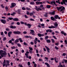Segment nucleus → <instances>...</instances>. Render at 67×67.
Returning <instances> with one entry per match:
<instances>
[{
    "label": "nucleus",
    "mask_w": 67,
    "mask_h": 67,
    "mask_svg": "<svg viewBox=\"0 0 67 67\" xmlns=\"http://www.w3.org/2000/svg\"><path fill=\"white\" fill-rule=\"evenodd\" d=\"M35 9L36 10H37V11H39L40 10L41 11L42 10L41 8H38L37 6H35Z\"/></svg>",
    "instance_id": "5"
},
{
    "label": "nucleus",
    "mask_w": 67,
    "mask_h": 67,
    "mask_svg": "<svg viewBox=\"0 0 67 67\" xmlns=\"http://www.w3.org/2000/svg\"><path fill=\"white\" fill-rule=\"evenodd\" d=\"M14 34H20L21 33V32L19 31H15L13 32Z\"/></svg>",
    "instance_id": "3"
},
{
    "label": "nucleus",
    "mask_w": 67,
    "mask_h": 67,
    "mask_svg": "<svg viewBox=\"0 0 67 67\" xmlns=\"http://www.w3.org/2000/svg\"><path fill=\"white\" fill-rule=\"evenodd\" d=\"M24 45H26V46H27V45H28V44L26 43L25 42H24Z\"/></svg>",
    "instance_id": "32"
},
{
    "label": "nucleus",
    "mask_w": 67,
    "mask_h": 67,
    "mask_svg": "<svg viewBox=\"0 0 67 67\" xmlns=\"http://www.w3.org/2000/svg\"><path fill=\"white\" fill-rule=\"evenodd\" d=\"M8 19H9V20H12V19H13V18L11 17H9L8 18Z\"/></svg>",
    "instance_id": "28"
},
{
    "label": "nucleus",
    "mask_w": 67,
    "mask_h": 67,
    "mask_svg": "<svg viewBox=\"0 0 67 67\" xmlns=\"http://www.w3.org/2000/svg\"><path fill=\"white\" fill-rule=\"evenodd\" d=\"M3 52H4L3 53ZM1 54V56L2 57H3V56L4 55H7V53L3 51V50H0V55Z\"/></svg>",
    "instance_id": "1"
},
{
    "label": "nucleus",
    "mask_w": 67,
    "mask_h": 67,
    "mask_svg": "<svg viewBox=\"0 0 67 67\" xmlns=\"http://www.w3.org/2000/svg\"><path fill=\"white\" fill-rule=\"evenodd\" d=\"M30 43L31 45H33V44H34V42H31Z\"/></svg>",
    "instance_id": "60"
},
{
    "label": "nucleus",
    "mask_w": 67,
    "mask_h": 67,
    "mask_svg": "<svg viewBox=\"0 0 67 67\" xmlns=\"http://www.w3.org/2000/svg\"><path fill=\"white\" fill-rule=\"evenodd\" d=\"M48 14V13H45V14H44V17H47Z\"/></svg>",
    "instance_id": "11"
},
{
    "label": "nucleus",
    "mask_w": 67,
    "mask_h": 67,
    "mask_svg": "<svg viewBox=\"0 0 67 67\" xmlns=\"http://www.w3.org/2000/svg\"><path fill=\"white\" fill-rule=\"evenodd\" d=\"M40 8H42V7H43V4H41L40 5Z\"/></svg>",
    "instance_id": "59"
},
{
    "label": "nucleus",
    "mask_w": 67,
    "mask_h": 67,
    "mask_svg": "<svg viewBox=\"0 0 67 67\" xmlns=\"http://www.w3.org/2000/svg\"><path fill=\"white\" fill-rule=\"evenodd\" d=\"M51 3L52 4H53V3L54 4L56 3L55 2V1H52L51 2Z\"/></svg>",
    "instance_id": "26"
},
{
    "label": "nucleus",
    "mask_w": 67,
    "mask_h": 67,
    "mask_svg": "<svg viewBox=\"0 0 67 67\" xmlns=\"http://www.w3.org/2000/svg\"><path fill=\"white\" fill-rule=\"evenodd\" d=\"M5 9L6 10V11H8L9 8L8 7V6H6L5 7Z\"/></svg>",
    "instance_id": "29"
},
{
    "label": "nucleus",
    "mask_w": 67,
    "mask_h": 67,
    "mask_svg": "<svg viewBox=\"0 0 67 67\" xmlns=\"http://www.w3.org/2000/svg\"><path fill=\"white\" fill-rule=\"evenodd\" d=\"M12 32L11 31H10L8 32V36L9 37H11V34H12Z\"/></svg>",
    "instance_id": "9"
},
{
    "label": "nucleus",
    "mask_w": 67,
    "mask_h": 67,
    "mask_svg": "<svg viewBox=\"0 0 67 67\" xmlns=\"http://www.w3.org/2000/svg\"><path fill=\"white\" fill-rule=\"evenodd\" d=\"M45 47L46 48L48 53H50V51H50V49H49V48L48 47H47V46H45Z\"/></svg>",
    "instance_id": "7"
},
{
    "label": "nucleus",
    "mask_w": 67,
    "mask_h": 67,
    "mask_svg": "<svg viewBox=\"0 0 67 67\" xmlns=\"http://www.w3.org/2000/svg\"><path fill=\"white\" fill-rule=\"evenodd\" d=\"M49 32H52V30L51 29H49Z\"/></svg>",
    "instance_id": "61"
},
{
    "label": "nucleus",
    "mask_w": 67,
    "mask_h": 67,
    "mask_svg": "<svg viewBox=\"0 0 67 67\" xmlns=\"http://www.w3.org/2000/svg\"><path fill=\"white\" fill-rule=\"evenodd\" d=\"M15 42L16 43H18L19 42V40H15Z\"/></svg>",
    "instance_id": "51"
},
{
    "label": "nucleus",
    "mask_w": 67,
    "mask_h": 67,
    "mask_svg": "<svg viewBox=\"0 0 67 67\" xmlns=\"http://www.w3.org/2000/svg\"><path fill=\"white\" fill-rule=\"evenodd\" d=\"M35 3H34V2L33 1L31 2L30 3V4H31V5H34L35 4Z\"/></svg>",
    "instance_id": "18"
},
{
    "label": "nucleus",
    "mask_w": 67,
    "mask_h": 67,
    "mask_svg": "<svg viewBox=\"0 0 67 67\" xmlns=\"http://www.w3.org/2000/svg\"><path fill=\"white\" fill-rule=\"evenodd\" d=\"M16 13L15 12H14L13 13L11 14V15H13V16H14V14H16Z\"/></svg>",
    "instance_id": "34"
},
{
    "label": "nucleus",
    "mask_w": 67,
    "mask_h": 67,
    "mask_svg": "<svg viewBox=\"0 0 67 67\" xmlns=\"http://www.w3.org/2000/svg\"><path fill=\"white\" fill-rule=\"evenodd\" d=\"M0 21L3 24H5L7 23V22H6V21L4 19H1Z\"/></svg>",
    "instance_id": "4"
},
{
    "label": "nucleus",
    "mask_w": 67,
    "mask_h": 67,
    "mask_svg": "<svg viewBox=\"0 0 67 67\" xmlns=\"http://www.w3.org/2000/svg\"><path fill=\"white\" fill-rule=\"evenodd\" d=\"M45 65H47V67H50V66L49 65V64L48 63H45Z\"/></svg>",
    "instance_id": "15"
},
{
    "label": "nucleus",
    "mask_w": 67,
    "mask_h": 67,
    "mask_svg": "<svg viewBox=\"0 0 67 67\" xmlns=\"http://www.w3.org/2000/svg\"><path fill=\"white\" fill-rule=\"evenodd\" d=\"M13 21H19V19L17 18H15L13 19Z\"/></svg>",
    "instance_id": "14"
},
{
    "label": "nucleus",
    "mask_w": 67,
    "mask_h": 67,
    "mask_svg": "<svg viewBox=\"0 0 67 67\" xmlns=\"http://www.w3.org/2000/svg\"><path fill=\"white\" fill-rule=\"evenodd\" d=\"M16 24H17V25H20V23L19 22H18L16 23Z\"/></svg>",
    "instance_id": "58"
},
{
    "label": "nucleus",
    "mask_w": 67,
    "mask_h": 67,
    "mask_svg": "<svg viewBox=\"0 0 67 67\" xmlns=\"http://www.w3.org/2000/svg\"><path fill=\"white\" fill-rule=\"evenodd\" d=\"M40 40H41V41H42V40H43V38L42 37H40Z\"/></svg>",
    "instance_id": "55"
},
{
    "label": "nucleus",
    "mask_w": 67,
    "mask_h": 67,
    "mask_svg": "<svg viewBox=\"0 0 67 67\" xmlns=\"http://www.w3.org/2000/svg\"><path fill=\"white\" fill-rule=\"evenodd\" d=\"M27 65L28 66H30V65H31V63H30V62H27Z\"/></svg>",
    "instance_id": "40"
},
{
    "label": "nucleus",
    "mask_w": 67,
    "mask_h": 67,
    "mask_svg": "<svg viewBox=\"0 0 67 67\" xmlns=\"http://www.w3.org/2000/svg\"><path fill=\"white\" fill-rule=\"evenodd\" d=\"M27 26L28 27L29 29H30L31 28V26H32V25L30 24H27Z\"/></svg>",
    "instance_id": "12"
},
{
    "label": "nucleus",
    "mask_w": 67,
    "mask_h": 67,
    "mask_svg": "<svg viewBox=\"0 0 67 67\" xmlns=\"http://www.w3.org/2000/svg\"><path fill=\"white\" fill-rule=\"evenodd\" d=\"M54 25L55 26H58V24L57 22L54 23Z\"/></svg>",
    "instance_id": "20"
},
{
    "label": "nucleus",
    "mask_w": 67,
    "mask_h": 67,
    "mask_svg": "<svg viewBox=\"0 0 67 67\" xmlns=\"http://www.w3.org/2000/svg\"><path fill=\"white\" fill-rule=\"evenodd\" d=\"M6 39H7V38L6 37H5L3 38V41H5V40H6Z\"/></svg>",
    "instance_id": "50"
},
{
    "label": "nucleus",
    "mask_w": 67,
    "mask_h": 67,
    "mask_svg": "<svg viewBox=\"0 0 67 67\" xmlns=\"http://www.w3.org/2000/svg\"><path fill=\"white\" fill-rule=\"evenodd\" d=\"M51 20H52V21H55V18H54V17H53V16L51 17Z\"/></svg>",
    "instance_id": "17"
},
{
    "label": "nucleus",
    "mask_w": 67,
    "mask_h": 67,
    "mask_svg": "<svg viewBox=\"0 0 67 67\" xmlns=\"http://www.w3.org/2000/svg\"><path fill=\"white\" fill-rule=\"evenodd\" d=\"M37 35H38V36L39 37H41V34H37Z\"/></svg>",
    "instance_id": "37"
},
{
    "label": "nucleus",
    "mask_w": 67,
    "mask_h": 67,
    "mask_svg": "<svg viewBox=\"0 0 67 67\" xmlns=\"http://www.w3.org/2000/svg\"><path fill=\"white\" fill-rule=\"evenodd\" d=\"M30 20L31 21H35L34 19H31V18L30 19Z\"/></svg>",
    "instance_id": "48"
},
{
    "label": "nucleus",
    "mask_w": 67,
    "mask_h": 67,
    "mask_svg": "<svg viewBox=\"0 0 67 67\" xmlns=\"http://www.w3.org/2000/svg\"><path fill=\"white\" fill-rule=\"evenodd\" d=\"M65 7H63V8H61V10H60V11L61 12V11H64L65 10Z\"/></svg>",
    "instance_id": "21"
},
{
    "label": "nucleus",
    "mask_w": 67,
    "mask_h": 67,
    "mask_svg": "<svg viewBox=\"0 0 67 67\" xmlns=\"http://www.w3.org/2000/svg\"><path fill=\"white\" fill-rule=\"evenodd\" d=\"M64 42L65 43V44H67V41L66 40H65L64 41Z\"/></svg>",
    "instance_id": "53"
},
{
    "label": "nucleus",
    "mask_w": 67,
    "mask_h": 67,
    "mask_svg": "<svg viewBox=\"0 0 67 67\" xmlns=\"http://www.w3.org/2000/svg\"><path fill=\"white\" fill-rule=\"evenodd\" d=\"M47 43H51V40H47L46 41Z\"/></svg>",
    "instance_id": "23"
},
{
    "label": "nucleus",
    "mask_w": 67,
    "mask_h": 67,
    "mask_svg": "<svg viewBox=\"0 0 67 67\" xmlns=\"http://www.w3.org/2000/svg\"><path fill=\"white\" fill-rule=\"evenodd\" d=\"M58 16H58V15H55L54 16V18H55L56 19H58Z\"/></svg>",
    "instance_id": "19"
},
{
    "label": "nucleus",
    "mask_w": 67,
    "mask_h": 67,
    "mask_svg": "<svg viewBox=\"0 0 67 67\" xmlns=\"http://www.w3.org/2000/svg\"><path fill=\"white\" fill-rule=\"evenodd\" d=\"M26 9H27V10H31V9L28 7H26Z\"/></svg>",
    "instance_id": "38"
},
{
    "label": "nucleus",
    "mask_w": 67,
    "mask_h": 67,
    "mask_svg": "<svg viewBox=\"0 0 67 67\" xmlns=\"http://www.w3.org/2000/svg\"><path fill=\"white\" fill-rule=\"evenodd\" d=\"M49 37H48V36H47L45 37V40H47V39H48V38Z\"/></svg>",
    "instance_id": "35"
},
{
    "label": "nucleus",
    "mask_w": 67,
    "mask_h": 67,
    "mask_svg": "<svg viewBox=\"0 0 67 67\" xmlns=\"http://www.w3.org/2000/svg\"><path fill=\"white\" fill-rule=\"evenodd\" d=\"M66 55V54L65 53H63V56H65Z\"/></svg>",
    "instance_id": "62"
},
{
    "label": "nucleus",
    "mask_w": 67,
    "mask_h": 67,
    "mask_svg": "<svg viewBox=\"0 0 67 67\" xmlns=\"http://www.w3.org/2000/svg\"><path fill=\"white\" fill-rule=\"evenodd\" d=\"M62 9V7H58L57 8V10H58V11H59L60 9Z\"/></svg>",
    "instance_id": "27"
},
{
    "label": "nucleus",
    "mask_w": 67,
    "mask_h": 67,
    "mask_svg": "<svg viewBox=\"0 0 67 67\" xmlns=\"http://www.w3.org/2000/svg\"><path fill=\"white\" fill-rule=\"evenodd\" d=\"M9 43H10V44H11L12 43V40H10L9 41Z\"/></svg>",
    "instance_id": "56"
},
{
    "label": "nucleus",
    "mask_w": 67,
    "mask_h": 67,
    "mask_svg": "<svg viewBox=\"0 0 67 67\" xmlns=\"http://www.w3.org/2000/svg\"><path fill=\"white\" fill-rule=\"evenodd\" d=\"M25 18H26L27 19V18H29V17H28V16H27L26 15H25Z\"/></svg>",
    "instance_id": "54"
},
{
    "label": "nucleus",
    "mask_w": 67,
    "mask_h": 67,
    "mask_svg": "<svg viewBox=\"0 0 67 67\" xmlns=\"http://www.w3.org/2000/svg\"><path fill=\"white\" fill-rule=\"evenodd\" d=\"M51 40L52 41V42L53 43H55V41L53 39H51Z\"/></svg>",
    "instance_id": "47"
},
{
    "label": "nucleus",
    "mask_w": 67,
    "mask_h": 67,
    "mask_svg": "<svg viewBox=\"0 0 67 67\" xmlns=\"http://www.w3.org/2000/svg\"><path fill=\"white\" fill-rule=\"evenodd\" d=\"M17 45L18 46V47H21V44H20V43H17Z\"/></svg>",
    "instance_id": "24"
},
{
    "label": "nucleus",
    "mask_w": 67,
    "mask_h": 67,
    "mask_svg": "<svg viewBox=\"0 0 67 67\" xmlns=\"http://www.w3.org/2000/svg\"><path fill=\"white\" fill-rule=\"evenodd\" d=\"M22 9L23 10H25V7H23L22 8Z\"/></svg>",
    "instance_id": "57"
},
{
    "label": "nucleus",
    "mask_w": 67,
    "mask_h": 67,
    "mask_svg": "<svg viewBox=\"0 0 67 67\" xmlns=\"http://www.w3.org/2000/svg\"><path fill=\"white\" fill-rule=\"evenodd\" d=\"M34 14L33 13H30V16H31V15H33Z\"/></svg>",
    "instance_id": "41"
},
{
    "label": "nucleus",
    "mask_w": 67,
    "mask_h": 67,
    "mask_svg": "<svg viewBox=\"0 0 67 67\" xmlns=\"http://www.w3.org/2000/svg\"><path fill=\"white\" fill-rule=\"evenodd\" d=\"M6 30L7 31H9L10 30V29H9L8 28L6 29Z\"/></svg>",
    "instance_id": "39"
},
{
    "label": "nucleus",
    "mask_w": 67,
    "mask_h": 67,
    "mask_svg": "<svg viewBox=\"0 0 67 67\" xmlns=\"http://www.w3.org/2000/svg\"><path fill=\"white\" fill-rule=\"evenodd\" d=\"M55 11H54L52 12H50L49 13V14H51V15H55Z\"/></svg>",
    "instance_id": "8"
},
{
    "label": "nucleus",
    "mask_w": 67,
    "mask_h": 67,
    "mask_svg": "<svg viewBox=\"0 0 67 67\" xmlns=\"http://www.w3.org/2000/svg\"><path fill=\"white\" fill-rule=\"evenodd\" d=\"M6 62V60L5 59H4L3 64V67H4L5 66V62Z\"/></svg>",
    "instance_id": "16"
},
{
    "label": "nucleus",
    "mask_w": 67,
    "mask_h": 67,
    "mask_svg": "<svg viewBox=\"0 0 67 67\" xmlns=\"http://www.w3.org/2000/svg\"><path fill=\"white\" fill-rule=\"evenodd\" d=\"M18 40L20 41V42H21V43L23 42V41L22 40V39L21 38H19Z\"/></svg>",
    "instance_id": "22"
},
{
    "label": "nucleus",
    "mask_w": 67,
    "mask_h": 67,
    "mask_svg": "<svg viewBox=\"0 0 67 67\" xmlns=\"http://www.w3.org/2000/svg\"><path fill=\"white\" fill-rule=\"evenodd\" d=\"M24 24L25 25H27V23H24Z\"/></svg>",
    "instance_id": "64"
},
{
    "label": "nucleus",
    "mask_w": 67,
    "mask_h": 67,
    "mask_svg": "<svg viewBox=\"0 0 67 67\" xmlns=\"http://www.w3.org/2000/svg\"><path fill=\"white\" fill-rule=\"evenodd\" d=\"M48 28L49 29H54L55 26L52 25L51 26L48 27Z\"/></svg>",
    "instance_id": "13"
},
{
    "label": "nucleus",
    "mask_w": 67,
    "mask_h": 67,
    "mask_svg": "<svg viewBox=\"0 0 67 67\" xmlns=\"http://www.w3.org/2000/svg\"><path fill=\"white\" fill-rule=\"evenodd\" d=\"M6 62L7 63V64L10 63V61H9V60H6Z\"/></svg>",
    "instance_id": "42"
},
{
    "label": "nucleus",
    "mask_w": 67,
    "mask_h": 67,
    "mask_svg": "<svg viewBox=\"0 0 67 67\" xmlns=\"http://www.w3.org/2000/svg\"><path fill=\"white\" fill-rule=\"evenodd\" d=\"M20 23L21 24H24V23L23 21H21Z\"/></svg>",
    "instance_id": "44"
},
{
    "label": "nucleus",
    "mask_w": 67,
    "mask_h": 67,
    "mask_svg": "<svg viewBox=\"0 0 67 67\" xmlns=\"http://www.w3.org/2000/svg\"><path fill=\"white\" fill-rule=\"evenodd\" d=\"M36 3L37 5H38L40 4V2H39L38 1H37L36 2Z\"/></svg>",
    "instance_id": "33"
},
{
    "label": "nucleus",
    "mask_w": 67,
    "mask_h": 67,
    "mask_svg": "<svg viewBox=\"0 0 67 67\" xmlns=\"http://www.w3.org/2000/svg\"><path fill=\"white\" fill-rule=\"evenodd\" d=\"M25 37H26V38H29V36H25Z\"/></svg>",
    "instance_id": "52"
},
{
    "label": "nucleus",
    "mask_w": 67,
    "mask_h": 67,
    "mask_svg": "<svg viewBox=\"0 0 67 67\" xmlns=\"http://www.w3.org/2000/svg\"><path fill=\"white\" fill-rule=\"evenodd\" d=\"M30 31L32 33H33L34 32V30H31Z\"/></svg>",
    "instance_id": "45"
},
{
    "label": "nucleus",
    "mask_w": 67,
    "mask_h": 67,
    "mask_svg": "<svg viewBox=\"0 0 67 67\" xmlns=\"http://www.w3.org/2000/svg\"><path fill=\"white\" fill-rule=\"evenodd\" d=\"M19 14H20L21 13V11H20V10H18V12H17Z\"/></svg>",
    "instance_id": "36"
},
{
    "label": "nucleus",
    "mask_w": 67,
    "mask_h": 67,
    "mask_svg": "<svg viewBox=\"0 0 67 67\" xmlns=\"http://www.w3.org/2000/svg\"><path fill=\"white\" fill-rule=\"evenodd\" d=\"M11 48L12 49H15V48H16V47L15 46H14L13 47H12Z\"/></svg>",
    "instance_id": "31"
},
{
    "label": "nucleus",
    "mask_w": 67,
    "mask_h": 67,
    "mask_svg": "<svg viewBox=\"0 0 67 67\" xmlns=\"http://www.w3.org/2000/svg\"><path fill=\"white\" fill-rule=\"evenodd\" d=\"M24 34H26L27 33V32L26 31H24L23 32Z\"/></svg>",
    "instance_id": "63"
},
{
    "label": "nucleus",
    "mask_w": 67,
    "mask_h": 67,
    "mask_svg": "<svg viewBox=\"0 0 67 67\" xmlns=\"http://www.w3.org/2000/svg\"><path fill=\"white\" fill-rule=\"evenodd\" d=\"M55 48L57 49V50H58V49H59V48H58L57 47V46H55Z\"/></svg>",
    "instance_id": "43"
},
{
    "label": "nucleus",
    "mask_w": 67,
    "mask_h": 67,
    "mask_svg": "<svg viewBox=\"0 0 67 67\" xmlns=\"http://www.w3.org/2000/svg\"><path fill=\"white\" fill-rule=\"evenodd\" d=\"M34 43L35 44H37V41L35 40H34Z\"/></svg>",
    "instance_id": "46"
},
{
    "label": "nucleus",
    "mask_w": 67,
    "mask_h": 67,
    "mask_svg": "<svg viewBox=\"0 0 67 67\" xmlns=\"http://www.w3.org/2000/svg\"><path fill=\"white\" fill-rule=\"evenodd\" d=\"M11 6H10V8H12L16 5V3H11Z\"/></svg>",
    "instance_id": "2"
},
{
    "label": "nucleus",
    "mask_w": 67,
    "mask_h": 67,
    "mask_svg": "<svg viewBox=\"0 0 67 67\" xmlns=\"http://www.w3.org/2000/svg\"><path fill=\"white\" fill-rule=\"evenodd\" d=\"M63 1L64 3V4H65L66 2L67 3V0H63Z\"/></svg>",
    "instance_id": "25"
},
{
    "label": "nucleus",
    "mask_w": 67,
    "mask_h": 67,
    "mask_svg": "<svg viewBox=\"0 0 67 67\" xmlns=\"http://www.w3.org/2000/svg\"><path fill=\"white\" fill-rule=\"evenodd\" d=\"M53 37L54 38H55V39L56 40H57V38L55 36H53Z\"/></svg>",
    "instance_id": "49"
},
{
    "label": "nucleus",
    "mask_w": 67,
    "mask_h": 67,
    "mask_svg": "<svg viewBox=\"0 0 67 67\" xmlns=\"http://www.w3.org/2000/svg\"><path fill=\"white\" fill-rule=\"evenodd\" d=\"M47 8H51V6L50 5H47Z\"/></svg>",
    "instance_id": "30"
},
{
    "label": "nucleus",
    "mask_w": 67,
    "mask_h": 67,
    "mask_svg": "<svg viewBox=\"0 0 67 67\" xmlns=\"http://www.w3.org/2000/svg\"><path fill=\"white\" fill-rule=\"evenodd\" d=\"M10 29H16V26H13L12 25H10Z\"/></svg>",
    "instance_id": "10"
},
{
    "label": "nucleus",
    "mask_w": 67,
    "mask_h": 67,
    "mask_svg": "<svg viewBox=\"0 0 67 67\" xmlns=\"http://www.w3.org/2000/svg\"><path fill=\"white\" fill-rule=\"evenodd\" d=\"M29 51L30 53H32V51H33V48H32L29 47Z\"/></svg>",
    "instance_id": "6"
}]
</instances>
